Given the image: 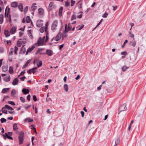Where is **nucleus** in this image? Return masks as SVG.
<instances>
[{"mask_svg": "<svg viewBox=\"0 0 146 146\" xmlns=\"http://www.w3.org/2000/svg\"><path fill=\"white\" fill-rule=\"evenodd\" d=\"M31 95L29 94L28 95L27 97V99L29 100L30 101L31 98Z\"/></svg>", "mask_w": 146, "mask_h": 146, "instance_id": "54", "label": "nucleus"}, {"mask_svg": "<svg viewBox=\"0 0 146 146\" xmlns=\"http://www.w3.org/2000/svg\"><path fill=\"white\" fill-rule=\"evenodd\" d=\"M67 33H66L65 34V33H64V34H63L62 36V39H64V37L66 38L67 36Z\"/></svg>", "mask_w": 146, "mask_h": 146, "instance_id": "48", "label": "nucleus"}, {"mask_svg": "<svg viewBox=\"0 0 146 146\" xmlns=\"http://www.w3.org/2000/svg\"><path fill=\"white\" fill-rule=\"evenodd\" d=\"M24 46H25V45H23V46L22 47V48H21V51H20L21 52V51L23 50V53H25V51H26V49H25V48L24 47Z\"/></svg>", "mask_w": 146, "mask_h": 146, "instance_id": "41", "label": "nucleus"}, {"mask_svg": "<svg viewBox=\"0 0 146 146\" xmlns=\"http://www.w3.org/2000/svg\"><path fill=\"white\" fill-rule=\"evenodd\" d=\"M44 43V41H42V38L41 37H40L37 41V43H36V44H38V46H39L40 45H42Z\"/></svg>", "mask_w": 146, "mask_h": 146, "instance_id": "9", "label": "nucleus"}, {"mask_svg": "<svg viewBox=\"0 0 146 146\" xmlns=\"http://www.w3.org/2000/svg\"><path fill=\"white\" fill-rule=\"evenodd\" d=\"M46 54L49 56H51L52 54V52L51 50H47L46 51Z\"/></svg>", "mask_w": 146, "mask_h": 146, "instance_id": "11", "label": "nucleus"}, {"mask_svg": "<svg viewBox=\"0 0 146 146\" xmlns=\"http://www.w3.org/2000/svg\"><path fill=\"white\" fill-rule=\"evenodd\" d=\"M36 45V44L35 43V44L33 45L31 48H29L26 52V54H27L28 52H31L35 47V45Z\"/></svg>", "mask_w": 146, "mask_h": 146, "instance_id": "5", "label": "nucleus"}, {"mask_svg": "<svg viewBox=\"0 0 146 146\" xmlns=\"http://www.w3.org/2000/svg\"><path fill=\"white\" fill-rule=\"evenodd\" d=\"M108 14L106 12L102 15V17H103L106 18L107 17Z\"/></svg>", "mask_w": 146, "mask_h": 146, "instance_id": "44", "label": "nucleus"}, {"mask_svg": "<svg viewBox=\"0 0 146 146\" xmlns=\"http://www.w3.org/2000/svg\"><path fill=\"white\" fill-rule=\"evenodd\" d=\"M48 38H49L48 34V32H47L46 33V41L47 42L48 41Z\"/></svg>", "mask_w": 146, "mask_h": 146, "instance_id": "45", "label": "nucleus"}, {"mask_svg": "<svg viewBox=\"0 0 146 146\" xmlns=\"http://www.w3.org/2000/svg\"><path fill=\"white\" fill-rule=\"evenodd\" d=\"M76 19V16L75 15H73L72 16V17L71 18V20L72 21V20H73L75 19Z\"/></svg>", "mask_w": 146, "mask_h": 146, "instance_id": "47", "label": "nucleus"}, {"mask_svg": "<svg viewBox=\"0 0 146 146\" xmlns=\"http://www.w3.org/2000/svg\"><path fill=\"white\" fill-rule=\"evenodd\" d=\"M28 34L29 35L30 38L31 39H32L33 38V37L31 33V30H29L28 31Z\"/></svg>", "mask_w": 146, "mask_h": 146, "instance_id": "24", "label": "nucleus"}, {"mask_svg": "<svg viewBox=\"0 0 146 146\" xmlns=\"http://www.w3.org/2000/svg\"><path fill=\"white\" fill-rule=\"evenodd\" d=\"M18 7L19 9L21 11H23V5L22 3H20Z\"/></svg>", "mask_w": 146, "mask_h": 146, "instance_id": "27", "label": "nucleus"}, {"mask_svg": "<svg viewBox=\"0 0 146 146\" xmlns=\"http://www.w3.org/2000/svg\"><path fill=\"white\" fill-rule=\"evenodd\" d=\"M81 113L82 114V117H83L84 116V112L83 111H81Z\"/></svg>", "mask_w": 146, "mask_h": 146, "instance_id": "61", "label": "nucleus"}, {"mask_svg": "<svg viewBox=\"0 0 146 146\" xmlns=\"http://www.w3.org/2000/svg\"><path fill=\"white\" fill-rule=\"evenodd\" d=\"M4 34L5 35L6 37L9 36L10 35V32L8 30H5L4 31Z\"/></svg>", "mask_w": 146, "mask_h": 146, "instance_id": "16", "label": "nucleus"}, {"mask_svg": "<svg viewBox=\"0 0 146 146\" xmlns=\"http://www.w3.org/2000/svg\"><path fill=\"white\" fill-rule=\"evenodd\" d=\"M3 14L0 15V24H2L3 22Z\"/></svg>", "mask_w": 146, "mask_h": 146, "instance_id": "23", "label": "nucleus"}, {"mask_svg": "<svg viewBox=\"0 0 146 146\" xmlns=\"http://www.w3.org/2000/svg\"><path fill=\"white\" fill-rule=\"evenodd\" d=\"M53 4L54 3L53 2H51L50 3L48 7V9L49 10H51L52 8L54 7Z\"/></svg>", "mask_w": 146, "mask_h": 146, "instance_id": "12", "label": "nucleus"}, {"mask_svg": "<svg viewBox=\"0 0 146 146\" xmlns=\"http://www.w3.org/2000/svg\"><path fill=\"white\" fill-rule=\"evenodd\" d=\"M6 119L4 118H2L1 119V123H3L4 122H5L6 121Z\"/></svg>", "mask_w": 146, "mask_h": 146, "instance_id": "43", "label": "nucleus"}, {"mask_svg": "<svg viewBox=\"0 0 146 146\" xmlns=\"http://www.w3.org/2000/svg\"><path fill=\"white\" fill-rule=\"evenodd\" d=\"M42 61L40 60L39 61L38 64H37V66L38 67H39L41 66L42 65Z\"/></svg>", "mask_w": 146, "mask_h": 146, "instance_id": "40", "label": "nucleus"}, {"mask_svg": "<svg viewBox=\"0 0 146 146\" xmlns=\"http://www.w3.org/2000/svg\"><path fill=\"white\" fill-rule=\"evenodd\" d=\"M8 103L9 104H11L12 105H13V106L15 105V104L14 102H13V101H9V102H8Z\"/></svg>", "mask_w": 146, "mask_h": 146, "instance_id": "49", "label": "nucleus"}, {"mask_svg": "<svg viewBox=\"0 0 146 146\" xmlns=\"http://www.w3.org/2000/svg\"><path fill=\"white\" fill-rule=\"evenodd\" d=\"M16 93V91L14 89H13L11 92V94L12 95H14Z\"/></svg>", "mask_w": 146, "mask_h": 146, "instance_id": "42", "label": "nucleus"}, {"mask_svg": "<svg viewBox=\"0 0 146 146\" xmlns=\"http://www.w3.org/2000/svg\"><path fill=\"white\" fill-rule=\"evenodd\" d=\"M48 27V23H46L45 25V27H43L41 28L40 29V31L41 33H43L44 31L46 33L47 32V29Z\"/></svg>", "mask_w": 146, "mask_h": 146, "instance_id": "2", "label": "nucleus"}, {"mask_svg": "<svg viewBox=\"0 0 146 146\" xmlns=\"http://www.w3.org/2000/svg\"><path fill=\"white\" fill-rule=\"evenodd\" d=\"M26 21L27 23H29L30 22L31 19L29 16H27L26 17Z\"/></svg>", "mask_w": 146, "mask_h": 146, "instance_id": "33", "label": "nucleus"}, {"mask_svg": "<svg viewBox=\"0 0 146 146\" xmlns=\"http://www.w3.org/2000/svg\"><path fill=\"white\" fill-rule=\"evenodd\" d=\"M27 72L30 74H31L32 72L31 69L28 70Z\"/></svg>", "mask_w": 146, "mask_h": 146, "instance_id": "58", "label": "nucleus"}, {"mask_svg": "<svg viewBox=\"0 0 146 146\" xmlns=\"http://www.w3.org/2000/svg\"><path fill=\"white\" fill-rule=\"evenodd\" d=\"M57 21L56 20L54 21L51 27V29L52 30H54L55 29L57 26Z\"/></svg>", "mask_w": 146, "mask_h": 146, "instance_id": "4", "label": "nucleus"}, {"mask_svg": "<svg viewBox=\"0 0 146 146\" xmlns=\"http://www.w3.org/2000/svg\"><path fill=\"white\" fill-rule=\"evenodd\" d=\"M18 80L17 78H15L13 80L12 84L13 85H16L17 84V83L18 82Z\"/></svg>", "mask_w": 146, "mask_h": 146, "instance_id": "14", "label": "nucleus"}, {"mask_svg": "<svg viewBox=\"0 0 146 146\" xmlns=\"http://www.w3.org/2000/svg\"><path fill=\"white\" fill-rule=\"evenodd\" d=\"M7 7H6V9H5V17H8V14L10 11V9L9 8H8V9H7Z\"/></svg>", "mask_w": 146, "mask_h": 146, "instance_id": "22", "label": "nucleus"}, {"mask_svg": "<svg viewBox=\"0 0 146 146\" xmlns=\"http://www.w3.org/2000/svg\"><path fill=\"white\" fill-rule=\"evenodd\" d=\"M119 138H117L115 141V145L114 146H117L119 144Z\"/></svg>", "mask_w": 146, "mask_h": 146, "instance_id": "18", "label": "nucleus"}, {"mask_svg": "<svg viewBox=\"0 0 146 146\" xmlns=\"http://www.w3.org/2000/svg\"><path fill=\"white\" fill-rule=\"evenodd\" d=\"M65 4L67 6H69L70 5V2L68 1H66Z\"/></svg>", "mask_w": 146, "mask_h": 146, "instance_id": "55", "label": "nucleus"}, {"mask_svg": "<svg viewBox=\"0 0 146 146\" xmlns=\"http://www.w3.org/2000/svg\"><path fill=\"white\" fill-rule=\"evenodd\" d=\"M5 106L6 108L9 110H13V109L12 107H10L7 105H5Z\"/></svg>", "mask_w": 146, "mask_h": 146, "instance_id": "31", "label": "nucleus"}, {"mask_svg": "<svg viewBox=\"0 0 146 146\" xmlns=\"http://www.w3.org/2000/svg\"><path fill=\"white\" fill-rule=\"evenodd\" d=\"M42 41H44V43L46 42V41L45 36H44L42 38Z\"/></svg>", "mask_w": 146, "mask_h": 146, "instance_id": "56", "label": "nucleus"}, {"mask_svg": "<svg viewBox=\"0 0 146 146\" xmlns=\"http://www.w3.org/2000/svg\"><path fill=\"white\" fill-rule=\"evenodd\" d=\"M130 44L133 47H134L136 45V42L135 41H132L131 42Z\"/></svg>", "mask_w": 146, "mask_h": 146, "instance_id": "37", "label": "nucleus"}, {"mask_svg": "<svg viewBox=\"0 0 146 146\" xmlns=\"http://www.w3.org/2000/svg\"><path fill=\"white\" fill-rule=\"evenodd\" d=\"M75 3V1H73L72 0H71V6H73L74 3Z\"/></svg>", "mask_w": 146, "mask_h": 146, "instance_id": "51", "label": "nucleus"}, {"mask_svg": "<svg viewBox=\"0 0 146 146\" xmlns=\"http://www.w3.org/2000/svg\"><path fill=\"white\" fill-rule=\"evenodd\" d=\"M13 127L14 131H16L18 129L17 124L16 123H14L13 124Z\"/></svg>", "mask_w": 146, "mask_h": 146, "instance_id": "25", "label": "nucleus"}, {"mask_svg": "<svg viewBox=\"0 0 146 146\" xmlns=\"http://www.w3.org/2000/svg\"><path fill=\"white\" fill-rule=\"evenodd\" d=\"M21 39L17 41V46L20 47L22 44L21 41L20 40Z\"/></svg>", "mask_w": 146, "mask_h": 146, "instance_id": "34", "label": "nucleus"}, {"mask_svg": "<svg viewBox=\"0 0 146 146\" xmlns=\"http://www.w3.org/2000/svg\"><path fill=\"white\" fill-rule=\"evenodd\" d=\"M127 52H121V55H125L127 54Z\"/></svg>", "mask_w": 146, "mask_h": 146, "instance_id": "60", "label": "nucleus"}, {"mask_svg": "<svg viewBox=\"0 0 146 146\" xmlns=\"http://www.w3.org/2000/svg\"><path fill=\"white\" fill-rule=\"evenodd\" d=\"M62 36V33H59L54 38V40L56 41H58L59 40L61 39Z\"/></svg>", "mask_w": 146, "mask_h": 146, "instance_id": "8", "label": "nucleus"}, {"mask_svg": "<svg viewBox=\"0 0 146 146\" xmlns=\"http://www.w3.org/2000/svg\"><path fill=\"white\" fill-rule=\"evenodd\" d=\"M43 21L42 20H38L37 22L36 25L38 27H42L43 25Z\"/></svg>", "mask_w": 146, "mask_h": 146, "instance_id": "7", "label": "nucleus"}, {"mask_svg": "<svg viewBox=\"0 0 146 146\" xmlns=\"http://www.w3.org/2000/svg\"><path fill=\"white\" fill-rule=\"evenodd\" d=\"M80 78V76L79 75H77L76 77V78L75 79L76 80H77Z\"/></svg>", "mask_w": 146, "mask_h": 146, "instance_id": "62", "label": "nucleus"}, {"mask_svg": "<svg viewBox=\"0 0 146 146\" xmlns=\"http://www.w3.org/2000/svg\"><path fill=\"white\" fill-rule=\"evenodd\" d=\"M44 13V10L42 8H40L38 9V13L40 15H42Z\"/></svg>", "mask_w": 146, "mask_h": 146, "instance_id": "10", "label": "nucleus"}, {"mask_svg": "<svg viewBox=\"0 0 146 146\" xmlns=\"http://www.w3.org/2000/svg\"><path fill=\"white\" fill-rule=\"evenodd\" d=\"M22 92L25 94H27L29 93V90L28 89L23 88L22 90Z\"/></svg>", "mask_w": 146, "mask_h": 146, "instance_id": "13", "label": "nucleus"}, {"mask_svg": "<svg viewBox=\"0 0 146 146\" xmlns=\"http://www.w3.org/2000/svg\"><path fill=\"white\" fill-rule=\"evenodd\" d=\"M102 85H101L99 86L97 88L98 90H100L101 89V87H102Z\"/></svg>", "mask_w": 146, "mask_h": 146, "instance_id": "63", "label": "nucleus"}, {"mask_svg": "<svg viewBox=\"0 0 146 146\" xmlns=\"http://www.w3.org/2000/svg\"><path fill=\"white\" fill-rule=\"evenodd\" d=\"M65 33H67L68 31H70L72 29V26L69 23L68 25V28H67V25L66 24L65 28Z\"/></svg>", "mask_w": 146, "mask_h": 146, "instance_id": "3", "label": "nucleus"}, {"mask_svg": "<svg viewBox=\"0 0 146 146\" xmlns=\"http://www.w3.org/2000/svg\"><path fill=\"white\" fill-rule=\"evenodd\" d=\"M18 5V3L16 2H13L11 4V6L13 7H16Z\"/></svg>", "mask_w": 146, "mask_h": 146, "instance_id": "20", "label": "nucleus"}, {"mask_svg": "<svg viewBox=\"0 0 146 146\" xmlns=\"http://www.w3.org/2000/svg\"><path fill=\"white\" fill-rule=\"evenodd\" d=\"M5 108H6L5 107L2 108L1 110H2V111L3 113H5V114H7V111L5 109Z\"/></svg>", "mask_w": 146, "mask_h": 146, "instance_id": "28", "label": "nucleus"}, {"mask_svg": "<svg viewBox=\"0 0 146 146\" xmlns=\"http://www.w3.org/2000/svg\"><path fill=\"white\" fill-rule=\"evenodd\" d=\"M62 10L63 7H61L59 9L58 12V15L60 17H61L62 15Z\"/></svg>", "mask_w": 146, "mask_h": 146, "instance_id": "19", "label": "nucleus"}, {"mask_svg": "<svg viewBox=\"0 0 146 146\" xmlns=\"http://www.w3.org/2000/svg\"><path fill=\"white\" fill-rule=\"evenodd\" d=\"M8 59H9V61L11 62V61H12V58L11 57H9V58H8Z\"/></svg>", "mask_w": 146, "mask_h": 146, "instance_id": "64", "label": "nucleus"}, {"mask_svg": "<svg viewBox=\"0 0 146 146\" xmlns=\"http://www.w3.org/2000/svg\"><path fill=\"white\" fill-rule=\"evenodd\" d=\"M28 6H26L24 9V12L25 13H26L28 11Z\"/></svg>", "mask_w": 146, "mask_h": 146, "instance_id": "53", "label": "nucleus"}, {"mask_svg": "<svg viewBox=\"0 0 146 146\" xmlns=\"http://www.w3.org/2000/svg\"><path fill=\"white\" fill-rule=\"evenodd\" d=\"M64 88L66 92H67L68 90V86L67 84H65L64 85Z\"/></svg>", "mask_w": 146, "mask_h": 146, "instance_id": "29", "label": "nucleus"}, {"mask_svg": "<svg viewBox=\"0 0 146 146\" xmlns=\"http://www.w3.org/2000/svg\"><path fill=\"white\" fill-rule=\"evenodd\" d=\"M20 99L22 102L24 103L25 102V100L23 97H21Z\"/></svg>", "mask_w": 146, "mask_h": 146, "instance_id": "46", "label": "nucleus"}, {"mask_svg": "<svg viewBox=\"0 0 146 146\" xmlns=\"http://www.w3.org/2000/svg\"><path fill=\"white\" fill-rule=\"evenodd\" d=\"M119 109L120 110L119 112H120L121 111H122L126 110L127 109V108L126 107L125 104H123L120 107Z\"/></svg>", "mask_w": 146, "mask_h": 146, "instance_id": "6", "label": "nucleus"}, {"mask_svg": "<svg viewBox=\"0 0 146 146\" xmlns=\"http://www.w3.org/2000/svg\"><path fill=\"white\" fill-rule=\"evenodd\" d=\"M27 41V40L26 38H24L23 39V40L22 41V42L23 44H25Z\"/></svg>", "mask_w": 146, "mask_h": 146, "instance_id": "50", "label": "nucleus"}, {"mask_svg": "<svg viewBox=\"0 0 146 146\" xmlns=\"http://www.w3.org/2000/svg\"><path fill=\"white\" fill-rule=\"evenodd\" d=\"M8 68V67L7 66H3L2 67V69L3 70V71L4 72H6L7 71Z\"/></svg>", "mask_w": 146, "mask_h": 146, "instance_id": "21", "label": "nucleus"}, {"mask_svg": "<svg viewBox=\"0 0 146 146\" xmlns=\"http://www.w3.org/2000/svg\"><path fill=\"white\" fill-rule=\"evenodd\" d=\"M37 69V67H35V68H34L31 69L32 72L33 74L35 73L36 72L35 71V70H36Z\"/></svg>", "mask_w": 146, "mask_h": 146, "instance_id": "38", "label": "nucleus"}, {"mask_svg": "<svg viewBox=\"0 0 146 146\" xmlns=\"http://www.w3.org/2000/svg\"><path fill=\"white\" fill-rule=\"evenodd\" d=\"M33 100L35 102L37 100V99L36 98V96L35 95H34L33 96Z\"/></svg>", "mask_w": 146, "mask_h": 146, "instance_id": "52", "label": "nucleus"}, {"mask_svg": "<svg viewBox=\"0 0 146 146\" xmlns=\"http://www.w3.org/2000/svg\"><path fill=\"white\" fill-rule=\"evenodd\" d=\"M9 73L11 74H12L13 73V67L11 66H10L9 68Z\"/></svg>", "mask_w": 146, "mask_h": 146, "instance_id": "30", "label": "nucleus"}, {"mask_svg": "<svg viewBox=\"0 0 146 146\" xmlns=\"http://www.w3.org/2000/svg\"><path fill=\"white\" fill-rule=\"evenodd\" d=\"M9 89V88H4L3 89L2 91V92L3 93H5V92H7L8 90Z\"/></svg>", "mask_w": 146, "mask_h": 146, "instance_id": "36", "label": "nucleus"}, {"mask_svg": "<svg viewBox=\"0 0 146 146\" xmlns=\"http://www.w3.org/2000/svg\"><path fill=\"white\" fill-rule=\"evenodd\" d=\"M16 29V28L15 27H13L10 31V32L11 33V34H14L15 32Z\"/></svg>", "mask_w": 146, "mask_h": 146, "instance_id": "15", "label": "nucleus"}, {"mask_svg": "<svg viewBox=\"0 0 146 146\" xmlns=\"http://www.w3.org/2000/svg\"><path fill=\"white\" fill-rule=\"evenodd\" d=\"M129 36L133 38V39L134 40L135 39V38H134V35L131 33L130 32H129Z\"/></svg>", "mask_w": 146, "mask_h": 146, "instance_id": "35", "label": "nucleus"}, {"mask_svg": "<svg viewBox=\"0 0 146 146\" xmlns=\"http://www.w3.org/2000/svg\"><path fill=\"white\" fill-rule=\"evenodd\" d=\"M4 79L5 81H9L10 80V76H9L8 78L5 77L4 78Z\"/></svg>", "mask_w": 146, "mask_h": 146, "instance_id": "39", "label": "nucleus"}, {"mask_svg": "<svg viewBox=\"0 0 146 146\" xmlns=\"http://www.w3.org/2000/svg\"><path fill=\"white\" fill-rule=\"evenodd\" d=\"M82 14L81 13L79 15H78L77 17L78 18L80 19L82 17Z\"/></svg>", "mask_w": 146, "mask_h": 146, "instance_id": "57", "label": "nucleus"}, {"mask_svg": "<svg viewBox=\"0 0 146 146\" xmlns=\"http://www.w3.org/2000/svg\"><path fill=\"white\" fill-rule=\"evenodd\" d=\"M24 133L22 132L19 135V142L20 144H21L22 143L23 141V137L24 136Z\"/></svg>", "mask_w": 146, "mask_h": 146, "instance_id": "1", "label": "nucleus"}, {"mask_svg": "<svg viewBox=\"0 0 146 146\" xmlns=\"http://www.w3.org/2000/svg\"><path fill=\"white\" fill-rule=\"evenodd\" d=\"M31 61V60H28L26 63L22 67L23 69L25 68H26L27 66L28 65V64L30 63V62Z\"/></svg>", "mask_w": 146, "mask_h": 146, "instance_id": "17", "label": "nucleus"}, {"mask_svg": "<svg viewBox=\"0 0 146 146\" xmlns=\"http://www.w3.org/2000/svg\"><path fill=\"white\" fill-rule=\"evenodd\" d=\"M129 67L126 66H124L122 68V69L123 71H125Z\"/></svg>", "mask_w": 146, "mask_h": 146, "instance_id": "32", "label": "nucleus"}, {"mask_svg": "<svg viewBox=\"0 0 146 146\" xmlns=\"http://www.w3.org/2000/svg\"><path fill=\"white\" fill-rule=\"evenodd\" d=\"M33 121V119H30L29 118H27L25 119V122H32Z\"/></svg>", "mask_w": 146, "mask_h": 146, "instance_id": "26", "label": "nucleus"}, {"mask_svg": "<svg viewBox=\"0 0 146 146\" xmlns=\"http://www.w3.org/2000/svg\"><path fill=\"white\" fill-rule=\"evenodd\" d=\"M26 78V77L25 76H24L22 77H21L20 78V79H21V80L23 81L24 80V79Z\"/></svg>", "mask_w": 146, "mask_h": 146, "instance_id": "59", "label": "nucleus"}]
</instances>
